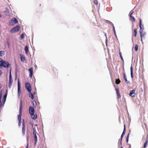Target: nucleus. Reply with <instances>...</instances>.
I'll return each instance as SVG.
<instances>
[{"mask_svg": "<svg viewBox=\"0 0 148 148\" xmlns=\"http://www.w3.org/2000/svg\"><path fill=\"white\" fill-rule=\"evenodd\" d=\"M22 101L21 100L20 101V106L19 109V114L18 115V121H21V116L22 114Z\"/></svg>", "mask_w": 148, "mask_h": 148, "instance_id": "obj_1", "label": "nucleus"}, {"mask_svg": "<svg viewBox=\"0 0 148 148\" xmlns=\"http://www.w3.org/2000/svg\"><path fill=\"white\" fill-rule=\"evenodd\" d=\"M10 64L8 61L3 60L0 63V67H3L5 68H8L9 67Z\"/></svg>", "mask_w": 148, "mask_h": 148, "instance_id": "obj_2", "label": "nucleus"}, {"mask_svg": "<svg viewBox=\"0 0 148 148\" xmlns=\"http://www.w3.org/2000/svg\"><path fill=\"white\" fill-rule=\"evenodd\" d=\"M11 68L10 69V75H9V88H10L11 86L12 85V82H13V80L12 78V75H11Z\"/></svg>", "mask_w": 148, "mask_h": 148, "instance_id": "obj_3", "label": "nucleus"}, {"mask_svg": "<svg viewBox=\"0 0 148 148\" xmlns=\"http://www.w3.org/2000/svg\"><path fill=\"white\" fill-rule=\"evenodd\" d=\"M25 86L27 90L29 92H31L32 89L31 86L30 84L28 82H26L25 84Z\"/></svg>", "mask_w": 148, "mask_h": 148, "instance_id": "obj_4", "label": "nucleus"}, {"mask_svg": "<svg viewBox=\"0 0 148 148\" xmlns=\"http://www.w3.org/2000/svg\"><path fill=\"white\" fill-rule=\"evenodd\" d=\"M33 134L34 136V141H35V145L37 143V137L36 135L37 132L36 131V129L35 128H33Z\"/></svg>", "mask_w": 148, "mask_h": 148, "instance_id": "obj_5", "label": "nucleus"}, {"mask_svg": "<svg viewBox=\"0 0 148 148\" xmlns=\"http://www.w3.org/2000/svg\"><path fill=\"white\" fill-rule=\"evenodd\" d=\"M19 26H16L10 30V32L12 33L17 32L19 30Z\"/></svg>", "mask_w": 148, "mask_h": 148, "instance_id": "obj_6", "label": "nucleus"}, {"mask_svg": "<svg viewBox=\"0 0 148 148\" xmlns=\"http://www.w3.org/2000/svg\"><path fill=\"white\" fill-rule=\"evenodd\" d=\"M140 36L141 38V40L142 42H143V38H145L146 33L145 32H143L142 30H139Z\"/></svg>", "mask_w": 148, "mask_h": 148, "instance_id": "obj_7", "label": "nucleus"}, {"mask_svg": "<svg viewBox=\"0 0 148 148\" xmlns=\"http://www.w3.org/2000/svg\"><path fill=\"white\" fill-rule=\"evenodd\" d=\"M22 125L23 127L22 128V132L23 135H24L25 134V124L24 119L22 121Z\"/></svg>", "mask_w": 148, "mask_h": 148, "instance_id": "obj_8", "label": "nucleus"}, {"mask_svg": "<svg viewBox=\"0 0 148 148\" xmlns=\"http://www.w3.org/2000/svg\"><path fill=\"white\" fill-rule=\"evenodd\" d=\"M29 111L30 114L33 115L34 114V108L32 106H30L29 108Z\"/></svg>", "mask_w": 148, "mask_h": 148, "instance_id": "obj_9", "label": "nucleus"}, {"mask_svg": "<svg viewBox=\"0 0 148 148\" xmlns=\"http://www.w3.org/2000/svg\"><path fill=\"white\" fill-rule=\"evenodd\" d=\"M18 22V21L16 18H13L11 19L10 23L13 25L16 24Z\"/></svg>", "mask_w": 148, "mask_h": 148, "instance_id": "obj_10", "label": "nucleus"}, {"mask_svg": "<svg viewBox=\"0 0 148 148\" xmlns=\"http://www.w3.org/2000/svg\"><path fill=\"white\" fill-rule=\"evenodd\" d=\"M115 90L116 91V94L117 95V97L118 99H119L121 97V95L120 93L119 92V89L118 88H115Z\"/></svg>", "mask_w": 148, "mask_h": 148, "instance_id": "obj_11", "label": "nucleus"}, {"mask_svg": "<svg viewBox=\"0 0 148 148\" xmlns=\"http://www.w3.org/2000/svg\"><path fill=\"white\" fill-rule=\"evenodd\" d=\"M129 95L132 97H134L136 95L135 90L133 89L132 90L130 91Z\"/></svg>", "mask_w": 148, "mask_h": 148, "instance_id": "obj_12", "label": "nucleus"}, {"mask_svg": "<svg viewBox=\"0 0 148 148\" xmlns=\"http://www.w3.org/2000/svg\"><path fill=\"white\" fill-rule=\"evenodd\" d=\"M139 26L140 29V30H142V31H143L144 29V26L143 25L141 24V20L140 18L139 19Z\"/></svg>", "mask_w": 148, "mask_h": 148, "instance_id": "obj_13", "label": "nucleus"}, {"mask_svg": "<svg viewBox=\"0 0 148 148\" xmlns=\"http://www.w3.org/2000/svg\"><path fill=\"white\" fill-rule=\"evenodd\" d=\"M123 78L125 80V82L127 84H129L130 83V82L129 81H128L127 80V78L126 77V76L125 75V73L123 72Z\"/></svg>", "mask_w": 148, "mask_h": 148, "instance_id": "obj_14", "label": "nucleus"}, {"mask_svg": "<svg viewBox=\"0 0 148 148\" xmlns=\"http://www.w3.org/2000/svg\"><path fill=\"white\" fill-rule=\"evenodd\" d=\"M20 90V84L19 81V79H18V96L20 95L19 92Z\"/></svg>", "mask_w": 148, "mask_h": 148, "instance_id": "obj_15", "label": "nucleus"}, {"mask_svg": "<svg viewBox=\"0 0 148 148\" xmlns=\"http://www.w3.org/2000/svg\"><path fill=\"white\" fill-rule=\"evenodd\" d=\"M29 71L30 72L29 76L30 77H32L33 74V69L32 67L30 68Z\"/></svg>", "mask_w": 148, "mask_h": 148, "instance_id": "obj_16", "label": "nucleus"}, {"mask_svg": "<svg viewBox=\"0 0 148 148\" xmlns=\"http://www.w3.org/2000/svg\"><path fill=\"white\" fill-rule=\"evenodd\" d=\"M148 143V135L147 136V138H146V141H145L144 145L143 146V147L144 148H146L147 147V144Z\"/></svg>", "mask_w": 148, "mask_h": 148, "instance_id": "obj_17", "label": "nucleus"}, {"mask_svg": "<svg viewBox=\"0 0 148 148\" xmlns=\"http://www.w3.org/2000/svg\"><path fill=\"white\" fill-rule=\"evenodd\" d=\"M133 12H134L133 11L130 14V17L132 21L134 22H135V19L134 16H132V14L133 13Z\"/></svg>", "mask_w": 148, "mask_h": 148, "instance_id": "obj_18", "label": "nucleus"}, {"mask_svg": "<svg viewBox=\"0 0 148 148\" xmlns=\"http://www.w3.org/2000/svg\"><path fill=\"white\" fill-rule=\"evenodd\" d=\"M25 53L27 54L29 52V47L27 46H26L25 48Z\"/></svg>", "mask_w": 148, "mask_h": 148, "instance_id": "obj_19", "label": "nucleus"}, {"mask_svg": "<svg viewBox=\"0 0 148 148\" xmlns=\"http://www.w3.org/2000/svg\"><path fill=\"white\" fill-rule=\"evenodd\" d=\"M133 68L132 66H131L130 67V72H131V76L132 78L133 77Z\"/></svg>", "mask_w": 148, "mask_h": 148, "instance_id": "obj_20", "label": "nucleus"}, {"mask_svg": "<svg viewBox=\"0 0 148 148\" xmlns=\"http://www.w3.org/2000/svg\"><path fill=\"white\" fill-rule=\"evenodd\" d=\"M134 33H132V35H133L134 37H136L137 34V29H134Z\"/></svg>", "mask_w": 148, "mask_h": 148, "instance_id": "obj_21", "label": "nucleus"}, {"mask_svg": "<svg viewBox=\"0 0 148 148\" xmlns=\"http://www.w3.org/2000/svg\"><path fill=\"white\" fill-rule=\"evenodd\" d=\"M53 71L54 73L55 74H58V72L57 70V69L55 68H54L53 69Z\"/></svg>", "mask_w": 148, "mask_h": 148, "instance_id": "obj_22", "label": "nucleus"}, {"mask_svg": "<svg viewBox=\"0 0 148 148\" xmlns=\"http://www.w3.org/2000/svg\"><path fill=\"white\" fill-rule=\"evenodd\" d=\"M29 96L30 97H31L32 99H34V96L32 93L31 92H29Z\"/></svg>", "mask_w": 148, "mask_h": 148, "instance_id": "obj_23", "label": "nucleus"}, {"mask_svg": "<svg viewBox=\"0 0 148 148\" xmlns=\"http://www.w3.org/2000/svg\"><path fill=\"white\" fill-rule=\"evenodd\" d=\"M5 53V52L4 51H0V56H2Z\"/></svg>", "mask_w": 148, "mask_h": 148, "instance_id": "obj_24", "label": "nucleus"}, {"mask_svg": "<svg viewBox=\"0 0 148 148\" xmlns=\"http://www.w3.org/2000/svg\"><path fill=\"white\" fill-rule=\"evenodd\" d=\"M31 116L32 118L34 120H35L37 118V115L36 114H33V115Z\"/></svg>", "mask_w": 148, "mask_h": 148, "instance_id": "obj_25", "label": "nucleus"}, {"mask_svg": "<svg viewBox=\"0 0 148 148\" xmlns=\"http://www.w3.org/2000/svg\"><path fill=\"white\" fill-rule=\"evenodd\" d=\"M121 82V81L119 79H116L115 80V83L116 84H119Z\"/></svg>", "mask_w": 148, "mask_h": 148, "instance_id": "obj_26", "label": "nucleus"}, {"mask_svg": "<svg viewBox=\"0 0 148 148\" xmlns=\"http://www.w3.org/2000/svg\"><path fill=\"white\" fill-rule=\"evenodd\" d=\"M124 129H123V132L122 133V134H125V131H126V128H125V124H124Z\"/></svg>", "mask_w": 148, "mask_h": 148, "instance_id": "obj_27", "label": "nucleus"}, {"mask_svg": "<svg viewBox=\"0 0 148 148\" xmlns=\"http://www.w3.org/2000/svg\"><path fill=\"white\" fill-rule=\"evenodd\" d=\"M21 60L22 62H24L25 60V58L24 56H22L21 55Z\"/></svg>", "mask_w": 148, "mask_h": 148, "instance_id": "obj_28", "label": "nucleus"}, {"mask_svg": "<svg viewBox=\"0 0 148 148\" xmlns=\"http://www.w3.org/2000/svg\"><path fill=\"white\" fill-rule=\"evenodd\" d=\"M138 46L137 45H136L134 47V50L135 51H137L138 50Z\"/></svg>", "mask_w": 148, "mask_h": 148, "instance_id": "obj_29", "label": "nucleus"}, {"mask_svg": "<svg viewBox=\"0 0 148 148\" xmlns=\"http://www.w3.org/2000/svg\"><path fill=\"white\" fill-rule=\"evenodd\" d=\"M130 134V133L129 132L128 134L127 135V137H126V141L127 143L128 141V139H129Z\"/></svg>", "mask_w": 148, "mask_h": 148, "instance_id": "obj_30", "label": "nucleus"}, {"mask_svg": "<svg viewBox=\"0 0 148 148\" xmlns=\"http://www.w3.org/2000/svg\"><path fill=\"white\" fill-rule=\"evenodd\" d=\"M106 22L107 23H108L112 25L113 26V24L110 21L108 20H106Z\"/></svg>", "mask_w": 148, "mask_h": 148, "instance_id": "obj_31", "label": "nucleus"}, {"mask_svg": "<svg viewBox=\"0 0 148 148\" xmlns=\"http://www.w3.org/2000/svg\"><path fill=\"white\" fill-rule=\"evenodd\" d=\"M113 30L114 31V35L116 37V31H115V29L114 27V25H113Z\"/></svg>", "mask_w": 148, "mask_h": 148, "instance_id": "obj_32", "label": "nucleus"}, {"mask_svg": "<svg viewBox=\"0 0 148 148\" xmlns=\"http://www.w3.org/2000/svg\"><path fill=\"white\" fill-rule=\"evenodd\" d=\"M33 106L34 107H36V102L35 101L33 102Z\"/></svg>", "mask_w": 148, "mask_h": 148, "instance_id": "obj_33", "label": "nucleus"}, {"mask_svg": "<svg viewBox=\"0 0 148 148\" xmlns=\"http://www.w3.org/2000/svg\"><path fill=\"white\" fill-rule=\"evenodd\" d=\"M94 2L96 5L98 4V2L97 0H94Z\"/></svg>", "mask_w": 148, "mask_h": 148, "instance_id": "obj_34", "label": "nucleus"}, {"mask_svg": "<svg viewBox=\"0 0 148 148\" xmlns=\"http://www.w3.org/2000/svg\"><path fill=\"white\" fill-rule=\"evenodd\" d=\"M20 38L22 39H23L24 38V34H22L20 36Z\"/></svg>", "mask_w": 148, "mask_h": 148, "instance_id": "obj_35", "label": "nucleus"}, {"mask_svg": "<svg viewBox=\"0 0 148 148\" xmlns=\"http://www.w3.org/2000/svg\"><path fill=\"white\" fill-rule=\"evenodd\" d=\"M21 123V121H18V125L19 127L20 126Z\"/></svg>", "mask_w": 148, "mask_h": 148, "instance_id": "obj_36", "label": "nucleus"}, {"mask_svg": "<svg viewBox=\"0 0 148 148\" xmlns=\"http://www.w3.org/2000/svg\"><path fill=\"white\" fill-rule=\"evenodd\" d=\"M124 135V134H122L121 137V140H122V138L123 136Z\"/></svg>", "mask_w": 148, "mask_h": 148, "instance_id": "obj_37", "label": "nucleus"}, {"mask_svg": "<svg viewBox=\"0 0 148 148\" xmlns=\"http://www.w3.org/2000/svg\"><path fill=\"white\" fill-rule=\"evenodd\" d=\"M3 61V59L1 58H0V63H1V62Z\"/></svg>", "mask_w": 148, "mask_h": 148, "instance_id": "obj_38", "label": "nucleus"}, {"mask_svg": "<svg viewBox=\"0 0 148 148\" xmlns=\"http://www.w3.org/2000/svg\"><path fill=\"white\" fill-rule=\"evenodd\" d=\"M119 54L120 57L122 56L121 55V53L120 51L119 52Z\"/></svg>", "mask_w": 148, "mask_h": 148, "instance_id": "obj_39", "label": "nucleus"}, {"mask_svg": "<svg viewBox=\"0 0 148 148\" xmlns=\"http://www.w3.org/2000/svg\"><path fill=\"white\" fill-rule=\"evenodd\" d=\"M120 145H122V140H120Z\"/></svg>", "mask_w": 148, "mask_h": 148, "instance_id": "obj_40", "label": "nucleus"}, {"mask_svg": "<svg viewBox=\"0 0 148 148\" xmlns=\"http://www.w3.org/2000/svg\"><path fill=\"white\" fill-rule=\"evenodd\" d=\"M121 57V59H122V60L123 61V60H123V58L122 57V56H121V57Z\"/></svg>", "mask_w": 148, "mask_h": 148, "instance_id": "obj_41", "label": "nucleus"}, {"mask_svg": "<svg viewBox=\"0 0 148 148\" xmlns=\"http://www.w3.org/2000/svg\"><path fill=\"white\" fill-rule=\"evenodd\" d=\"M2 71H0V76L2 74Z\"/></svg>", "mask_w": 148, "mask_h": 148, "instance_id": "obj_42", "label": "nucleus"}, {"mask_svg": "<svg viewBox=\"0 0 148 148\" xmlns=\"http://www.w3.org/2000/svg\"><path fill=\"white\" fill-rule=\"evenodd\" d=\"M123 71L124 72H123L125 73V70H124V67H123Z\"/></svg>", "mask_w": 148, "mask_h": 148, "instance_id": "obj_43", "label": "nucleus"}, {"mask_svg": "<svg viewBox=\"0 0 148 148\" xmlns=\"http://www.w3.org/2000/svg\"><path fill=\"white\" fill-rule=\"evenodd\" d=\"M2 87V85L1 84H0V88H1Z\"/></svg>", "mask_w": 148, "mask_h": 148, "instance_id": "obj_44", "label": "nucleus"}, {"mask_svg": "<svg viewBox=\"0 0 148 148\" xmlns=\"http://www.w3.org/2000/svg\"><path fill=\"white\" fill-rule=\"evenodd\" d=\"M131 145H130L129 148H131Z\"/></svg>", "mask_w": 148, "mask_h": 148, "instance_id": "obj_45", "label": "nucleus"}, {"mask_svg": "<svg viewBox=\"0 0 148 148\" xmlns=\"http://www.w3.org/2000/svg\"><path fill=\"white\" fill-rule=\"evenodd\" d=\"M121 148H123V147L122 146H121Z\"/></svg>", "mask_w": 148, "mask_h": 148, "instance_id": "obj_46", "label": "nucleus"}, {"mask_svg": "<svg viewBox=\"0 0 148 148\" xmlns=\"http://www.w3.org/2000/svg\"><path fill=\"white\" fill-rule=\"evenodd\" d=\"M26 148H27V146L26 147Z\"/></svg>", "mask_w": 148, "mask_h": 148, "instance_id": "obj_47", "label": "nucleus"}]
</instances>
